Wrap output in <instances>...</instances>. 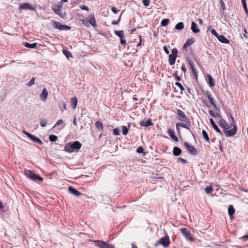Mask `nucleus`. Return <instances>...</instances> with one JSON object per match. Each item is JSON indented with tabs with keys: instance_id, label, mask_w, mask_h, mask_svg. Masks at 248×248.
I'll list each match as a JSON object with an SVG mask.
<instances>
[{
	"instance_id": "32",
	"label": "nucleus",
	"mask_w": 248,
	"mask_h": 248,
	"mask_svg": "<svg viewBox=\"0 0 248 248\" xmlns=\"http://www.w3.org/2000/svg\"><path fill=\"white\" fill-rule=\"evenodd\" d=\"M202 135L203 137V138L208 142L210 143V139L208 136V135L206 131L204 130H203L202 131Z\"/></svg>"
},
{
	"instance_id": "62",
	"label": "nucleus",
	"mask_w": 248,
	"mask_h": 248,
	"mask_svg": "<svg viewBox=\"0 0 248 248\" xmlns=\"http://www.w3.org/2000/svg\"><path fill=\"white\" fill-rule=\"evenodd\" d=\"M181 69L185 73L186 71V68L184 64L182 66Z\"/></svg>"
},
{
	"instance_id": "41",
	"label": "nucleus",
	"mask_w": 248,
	"mask_h": 248,
	"mask_svg": "<svg viewBox=\"0 0 248 248\" xmlns=\"http://www.w3.org/2000/svg\"><path fill=\"white\" fill-rule=\"evenodd\" d=\"M205 191L207 194H210L213 191V187L212 186H208L205 188Z\"/></svg>"
},
{
	"instance_id": "31",
	"label": "nucleus",
	"mask_w": 248,
	"mask_h": 248,
	"mask_svg": "<svg viewBox=\"0 0 248 248\" xmlns=\"http://www.w3.org/2000/svg\"><path fill=\"white\" fill-rule=\"evenodd\" d=\"M184 25L182 22H179L175 26V29L178 31L182 30V29H184Z\"/></svg>"
},
{
	"instance_id": "56",
	"label": "nucleus",
	"mask_w": 248,
	"mask_h": 248,
	"mask_svg": "<svg viewBox=\"0 0 248 248\" xmlns=\"http://www.w3.org/2000/svg\"><path fill=\"white\" fill-rule=\"evenodd\" d=\"M120 41H121V44L122 45H125L126 41H125V40L124 39V38H122L121 39H120Z\"/></svg>"
},
{
	"instance_id": "20",
	"label": "nucleus",
	"mask_w": 248,
	"mask_h": 248,
	"mask_svg": "<svg viewBox=\"0 0 248 248\" xmlns=\"http://www.w3.org/2000/svg\"><path fill=\"white\" fill-rule=\"evenodd\" d=\"M187 61H188V64L191 69V70L193 72V73L194 74L195 78H197V73H196V70L194 68V62L191 61V60H187Z\"/></svg>"
},
{
	"instance_id": "55",
	"label": "nucleus",
	"mask_w": 248,
	"mask_h": 248,
	"mask_svg": "<svg viewBox=\"0 0 248 248\" xmlns=\"http://www.w3.org/2000/svg\"><path fill=\"white\" fill-rule=\"evenodd\" d=\"M163 49L167 54H169V50L166 46H164Z\"/></svg>"
},
{
	"instance_id": "58",
	"label": "nucleus",
	"mask_w": 248,
	"mask_h": 248,
	"mask_svg": "<svg viewBox=\"0 0 248 248\" xmlns=\"http://www.w3.org/2000/svg\"><path fill=\"white\" fill-rule=\"evenodd\" d=\"M81 8L83 10H86V11H89V9L88 8V7H87V6H85V5H83L81 7Z\"/></svg>"
},
{
	"instance_id": "26",
	"label": "nucleus",
	"mask_w": 248,
	"mask_h": 248,
	"mask_svg": "<svg viewBox=\"0 0 248 248\" xmlns=\"http://www.w3.org/2000/svg\"><path fill=\"white\" fill-rule=\"evenodd\" d=\"M172 152L174 155L178 156L181 154L182 150L180 148L178 147H174L173 149Z\"/></svg>"
},
{
	"instance_id": "51",
	"label": "nucleus",
	"mask_w": 248,
	"mask_h": 248,
	"mask_svg": "<svg viewBox=\"0 0 248 248\" xmlns=\"http://www.w3.org/2000/svg\"><path fill=\"white\" fill-rule=\"evenodd\" d=\"M211 32L217 38V36H218V35H219V34L217 33V32L215 30V29H212L211 30Z\"/></svg>"
},
{
	"instance_id": "35",
	"label": "nucleus",
	"mask_w": 248,
	"mask_h": 248,
	"mask_svg": "<svg viewBox=\"0 0 248 248\" xmlns=\"http://www.w3.org/2000/svg\"><path fill=\"white\" fill-rule=\"evenodd\" d=\"M37 43H32V44H30L28 43H25L24 44V46L29 48H35L37 46Z\"/></svg>"
},
{
	"instance_id": "61",
	"label": "nucleus",
	"mask_w": 248,
	"mask_h": 248,
	"mask_svg": "<svg viewBox=\"0 0 248 248\" xmlns=\"http://www.w3.org/2000/svg\"><path fill=\"white\" fill-rule=\"evenodd\" d=\"M82 22L83 24H84V25H85L86 26H88V21H87L86 19H82Z\"/></svg>"
},
{
	"instance_id": "24",
	"label": "nucleus",
	"mask_w": 248,
	"mask_h": 248,
	"mask_svg": "<svg viewBox=\"0 0 248 248\" xmlns=\"http://www.w3.org/2000/svg\"><path fill=\"white\" fill-rule=\"evenodd\" d=\"M194 41V39L193 38H191L187 39L186 42L184 44L183 46V48H186L188 46L193 44Z\"/></svg>"
},
{
	"instance_id": "52",
	"label": "nucleus",
	"mask_w": 248,
	"mask_h": 248,
	"mask_svg": "<svg viewBox=\"0 0 248 248\" xmlns=\"http://www.w3.org/2000/svg\"><path fill=\"white\" fill-rule=\"evenodd\" d=\"M111 11L114 14H117L120 11V10H117L115 7H112L111 8Z\"/></svg>"
},
{
	"instance_id": "7",
	"label": "nucleus",
	"mask_w": 248,
	"mask_h": 248,
	"mask_svg": "<svg viewBox=\"0 0 248 248\" xmlns=\"http://www.w3.org/2000/svg\"><path fill=\"white\" fill-rule=\"evenodd\" d=\"M177 114L178 115V119L182 122H190L188 118L186 115L185 113L180 109H177Z\"/></svg>"
},
{
	"instance_id": "11",
	"label": "nucleus",
	"mask_w": 248,
	"mask_h": 248,
	"mask_svg": "<svg viewBox=\"0 0 248 248\" xmlns=\"http://www.w3.org/2000/svg\"><path fill=\"white\" fill-rule=\"evenodd\" d=\"M162 245L164 247H167L170 244V241L169 236L167 235L165 237H162L157 243Z\"/></svg>"
},
{
	"instance_id": "28",
	"label": "nucleus",
	"mask_w": 248,
	"mask_h": 248,
	"mask_svg": "<svg viewBox=\"0 0 248 248\" xmlns=\"http://www.w3.org/2000/svg\"><path fill=\"white\" fill-rule=\"evenodd\" d=\"M71 104L72 105V107L74 109H75L77 107V103H78V99H77V97H72L71 98Z\"/></svg>"
},
{
	"instance_id": "46",
	"label": "nucleus",
	"mask_w": 248,
	"mask_h": 248,
	"mask_svg": "<svg viewBox=\"0 0 248 248\" xmlns=\"http://www.w3.org/2000/svg\"><path fill=\"white\" fill-rule=\"evenodd\" d=\"M113 134L115 135H120V130L118 128H114L113 130Z\"/></svg>"
},
{
	"instance_id": "44",
	"label": "nucleus",
	"mask_w": 248,
	"mask_h": 248,
	"mask_svg": "<svg viewBox=\"0 0 248 248\" xmlns=\"http://www.w3.org/2000/svg\"><path fill=\"white\" fill-rule=\"evenodd\" d=\"M35 83V78H32L30 81L27 84L28 87H31Z\"/></svg>"
},
{
	"instance_id": "21",
	"label": "nucleus",
	"mask_w": 248,
	"mask_h": 248,
	"mask_svg": "<svg viewBox=\"0 0 248 248\" xmlns=\"http://www.w3.org/2000/svg\"><path fill=\"white\" fill-rule=\"evenodd\" d=\"M168 134L169 135L171 138L172 139H173L175 141H178V138L175 135L172 129H169L168 130Z\"/></svg>"
},
{
	"instance_id": "42",
	"label": "nucleus",
	"mask_w": 248,
	"mask_h": 248,
	"mask_svg": "<svg viewBox=\"0 0 248 248\" xmlns=\"http://www.w3.org/2000/svg\"><path fill=\"white\" fill-rule=\"evenodd\" d=\"M175 85H176L177 86L179 87L180 89L181 90V94H183V91L184 90V88L183 86V85L180 83H179L178 82H176L175 83Z\"/></svg>"
},
{
	"instance_id": "54",
	"label": "nucleus",
	"mask_w": 248,
	"mask_h": 248,
	"mask_svg": "<svg viewBox=\"0 0 248 248\" xmlns=\"http://www.w3.org/2000/svg\"><path fill=\"white\" fill-rule=\"evenodd\" d=\"M178 159L180 160L184 164H186L187 162L186 159L182 158H178Z\"/></svg>"
},
{
	"instance_id": "39",
	"label": "nucleus",
	"mask_w": 248,
	"mask_h": 248,
	"mask_svg": "<svg viewBox=\"0 0 248 248\" xmlns=\"http://www.w3.org/2000/svg\"><path fill=\"white\" fill-rule=\"evenodd\" d=\"M49 139L51 142H54L57 140L58 138L54 135H51L49 136Z\"/></svg>"
},
{
	"instance_id": "12",
	"label": "nucleus",
	"mask_w": 248,
	"mask_h": 248,
	"mask_svg": "<svg viewBox=\"0 0 248 248\" xmlns=\"http://www.w3.org/2000/svg\"><path fill=\"white\" fill-rule=\"evenodd\" d=\"M219 125L224 130L226 129H230L232 125L231 124H228L226 121L222 118H221L219 121Z\"/></svg>"
},
{
	"instance_id": "50",
	"label": "nucleus",
	"mask_w": 248,
	"mask_h": 248,
	"mask_svg": "<svg viewBox=\"0 0 248 248\" xmlns=\"http://www.w3.org/2000/svg\"><path fill=\"white\" fill-rule=\"evenodd\" d=\"M23 133H24L26 135H27V136H28V137L30 139H31V138L32 137V136H33V135H31V134H30V133L27 132L25 131H23Z\"/></svg>"
},
{
	"instance_id": "63",
	"label": "nucleus",
	"mask_w": 248,
	"mask_h": 248,
	"mask_svg": "<svg viewBox=\"0 0 248 248\" xmlns=\"http://www.w3.org/2000/svg\"><path fill=\"white\" fill-rule=\"evenodd\" d=\"M209 114L211 116L214 117L215 113L214 112V111L211 110L209 111Z\"/></svg>"
},
{
	"instance_id": "16",
	"label": "nucleus",
	"mask_w": 248,
	"mask_h": 248,
	"mask_svg": "<svg viewBox=\"0 0 248 248\" xmlns=\"http://www.w3.org/2000/svg\"><path fill=\"white\" fill-rule=\"evenodd\" d=\"M204 94L207 97V98L209 100V101L211 103V104L213 106H215V102L214 101V98L212 97V95L211 93L208 91H206L204 93Z\"/></svg>"
},
{
	"instance_id": "30",
	"label": "nucleus",
	"mask_w": 248,
	"mask_h": 248,
	"mask_svg": "<svg viewBox=\"0 0 248 248\" xmlns=\"http://www.w3.org/2000/svg\"><path fill=\"white\" fill-rule=\"evenodd\" d=\"M88 22H89L93 27L96 26V22L93 15H91L90 16V18L88 20Z\"/></svg>"
},
{
	"instance_id": "1",
	"label": "nucleus",
	"mask_w": 248,
	"mask_h": 248,
	"mask_svg": "<svg viewBox=\"0 0 248 248\" xmlns=\"http://www.w3.org/2000/svg\"><path fill=\"white\" fill-rule=\"evenodd\" d=\"M82 144L78 141L69 142L65 145V151L68 153L78 152L81 148Z\"/></svg>"
},
{
	"instance_id": "17",
	"label": "nucleus",
	"mask_w": 248,
	"mask_h": 248,
	"mask_svg": "<svg viewBox=\"0 0 248 248\" xmlns=\"http://www.w3.org/2000/svg\"><path fill=\"white\" fill-rule=\"evenodd\" d=\"M47 96L48 92L46 88H45L43 89L42 93L40 94V98L42 101H45L47 99Z\"/></svg>"
},
{
	"instance_id": "13",
	"label": "nucleus",
	"mask_w": 248,
	"mask_h": 248,
	"mask_svg": "<svg viewBox=\"0 0 248 248\" xmlns=\"http://www.w3.org/2000/svg\"><path fill=\"white\" fill-rule=\"evenodd\" d=\"M68 191L69 193L77 197H79L82 195L80 192L78 191L71 186H70L68 187Z\"/></svg>"
},
{
	"instance_id": "8",
	"label": "nucleus",
	"mask_w": 248,
	"mask_h": 248,
	"mask_svg": "<svg viewBox=\"0 0 248 248\" xmlns=\"http://www.w3.org/2000/svg\"><path fill=\"white\" fill-rule=\"evenodd\" d=\"M233 127L229 130V129H226L224 130V133L226 137H230L231 136H232L236 133L237 132V127L235 125H233Z\"/></svg>"
},
{
	"instance_id": "33",
	"label": "nucleus",
	"mask_w": 248,
	"mask_h": 248,
	"mask_svg": "<svg viewBox=\"0 0 248 248\" xmlns=\"http://www.w3.org/2000/svg\"><path fill=\"white\" fill-rule=\"evenodd\" d=\"M31 140L34 142L39 144L40 145H42L43 144V142L41 141V140L39 138L35 137L34 136H33Z\"/></svg>"
},
{
	"instance_id": "47",
	"label": "nucleus",
	"mask_w": 248,
	"mask_h": 248,
	"mask_svg": "<svg viewBox=\"0 0 248 248\" xmlns=\"http://www.w3.org/2000/svg\"><path fill=\"white\" fill-rule=\"evenodd\" d=\"M63 123V121L62 120V119H60L59 120H58L56 123L55 124V125L53 127H56V126H58L61 124H62V123Z\"/></svg>"
},
{
	"instance_id": "59",
	"label": "nucleus",
	"mask_w": 248,
	"mask_h": 248,
	"mask_svg": "<svg viewBox=\"0 0 248 248\" xmlns=\"http://www.w3.org/2000/svg\"><path fill=\"white\" fill-rule=\"evenodd\" d=\"M220 4H221V7H222V9L224 10L225 9V4H224V2L222 0H221Z\"/></svg>"
},
{
	"instance_id": "25",
	"label": "nucleus",
	"mask_w": 248,
	"mask_h": 248,
	"mask_svg": "<svg viewBox=\"0 0 248 248\" xmlns=\"http://www.w3.org/2000/svg\"><path fill=\"white\" fill-rule=\"evenodd\" d=\"M235 209L232 205H230L228 208V214L231 219L233 218V216L235 213Z\"/></svg>"
},
{
	"instance_id": "23",
	"label": "nucleus",
	"mask_w": 248,
	"mask_h": 248,
	"mask_svg": "<svg viewBox=\"0 0 248 248\" xmlns=\"http://www.w3.org/2000/svg\"><path fill=\"white\" fill-rule=\"evenodd\" d=\"M217 38L222 43L228 44L229 43V40L222 35H218V36H217Z\"/></svg>"
},
{
	"instance_id": "36",
	"label": "nucleus",
	"mask_w": 248,
	"mask_h": 248,
	"mask_svg": "<svg viewBox=\"0 0 248 248\" xmlns=\"http://www.w3.org/2000/svg\"><path fill=\"white\" fill-rule=\"evenodd\" d=\"M242 5H243V8L244 9V10L246 12V14L247 16H248V7L247 6L246 0H242Z\"/></svg>"
},
{
	"instance_id": "49",
	"label": "nucleus",
	"mask_w": 248,
	"mask_h": 248,
	"mask_svg": "<svg viewBox=\"0 0 248 248\" xmlns=\"http://www.w3.org/2000/svg\"><path fill=\"white\" fill-rule=\"evenodd\" d=\"M121 16H122V15H121L119 17V18L116 21H113L112 22V24L113 25H118L119 22H120V20H121Z\"/></svg>"
},
{
	"instance_id": "60",
	"label": "nucleus",
	"mask_w": 248,
	"mask_h": 248,
	"mask_svg": "<svg viewBox=\"0 0 248 248\" xmlns=\"http://www.w3.org/2000/svg\"><path fill=\"white\" fill-rule=\"evenodd\" d=\"M230 117L232 120V123H231V124H232V125H234V121L233 117H232V114H230Z\"/></svg>"
},
{
	"instance_id": "3",
	"label": "nucleus",
	"mask_w": 248,
	"mask_h": 248,
	"mask_svg": "<svg viewBox=\"0 0 248 248\" xmlns=\"http://www.w3.org/2000/svg\"><path fill=\"white\" fill-rule=\"evenodd\" d=\"M178 50L176 48H173L171 54L169 56V62L170 65L174 64L177 58Z\"/></svg>"
},
{
	"instance_id": "14",
	"label": "nucleus",
	"mask_w": 248,
	"mask_h": 248,
	"mask_svg": "<svg viewBox=\"0 0 248 248\" xmlns=\"http://www.w3.org/2000/svg\"><path fill=\"white\" fill-rule=\"evenodd\" d=\"M140 124L141 126L144 127H148L149 126H152L153 125V123H152L151 119H149L147 121H141L140 123Z\"/></svg>"
},
{
	"instance_id": "43",
	"label": "nucleus",
	"mask_w": 248,
	"mask_h": 248,
	"mask_svg": "<svg viewBox=\"0 0 248 248\" xmlns=\"http://www.w3.org/2000/svg\"><path fill=\"white\" fill-rule=\"evenodd\" d=\"M137 152L138 153H142L143 155H145V153L144 152V149L141 146H140L137 148Z\"/></svg>"
},
{
	"instance_id": "18",
	"label": "nucleus",
	"mask_w": 248,
	"mask_h": 248,
	"mask_svg": "<svg viewBox=\"0 0 248 248\" xmlns=\"http://www.w3.org/2000/svg\"><path fill=\"white\" fill-rule=\"evenodd\" d=\"M53 10L56 13V14H58L62 18H64L66 16L65 13H63L59 7L58 8H53Z\"/></svg>"
},
{
	"instance_id": "27",
	"label": "nucleus",
	"mask_w": 248,
	"mask_h": 248,
	"mask_svg": "<svg viewBox=\"0 0 248 248\" xmlns=\"http://www.w3.org/2000/svg\"><path fill=\"white\" fill-rule=\"evenodd\" d=\"M207 77L208 79L209 84L211 87H214L215 85L214 79L209 74H207Z\"/></svg>"
},
{
	"instance_id": "10",
	"label": "nucleus",
	"mask_w": 248,
	"mask_h": 248,
	"mask_svg": "<svg viewBox=\"0 0 248 248\" xmlns=\"http://www.w3.org/2000/svg\"><path fill=\"white\" fill-rule=\"evenodd\" d=\"M185 148L193 155H196L198 153L197 149L194 146L189 144L187 142L184 143Z\"/></svg>"
},
{
	"instance_id": "29",
	"label": "nucleus",
	"mask_w": 248,
	"mask_h": 248,
	"mask_svg": "<svg viewBox=\"0 0 248 248\" xmlns=\"http://www.w3.org/2000/svg\"><path fill=\"white\" fill-rule=\"evenodd\" d=\"M114 33L118 36H119L120 37V39H121L122 38H124V31L123 30H121V31H114Z\"/></svg>"
},
{
	"instance_id": "2",
	"label": "nucleus",
	"mask_w": 248,
	"mask_h": 248,
	"mask_svg": "<svg viewBox=\"0 0 248 248\" xmlns=\"http://www.w3.org/2000/svg\"><path fill=\"white\" fill-rule=\"evenodd\" d=\"M25 174L26 176L33 181L38 180L39 181H42L43 180L42 177L36 174L33 171L25 170Z\"/></svg>"
},
{
	"instance_id": "45",
	"label": "nucleus",
	"mask_w": 248,
	"mask_h": 248,
	"mask_svg": "<svg viewBox=\"0 0 248 248\" xmlns=\"http://www.w3.org/2000/svg\"><path fill=\"white\" fill-rule=\"evenodd\" d=\"M40 124L42 127H45L46 125V122L45 119L40 121Z\"/></svg>"
},
{
	"instance_id": "9",
	"label": "nucleus",
	"mask_w": 248,
	"mask_h": 248,
	"mask_svg": "<svg viewBox=\"0 0 248 248\" xmlns=\"http://www.w3.org/2000/svg\"><path fill=\"white\" fill-rule=\"evenodd\" d=\"M185 123H178L176 124V129L178 131H180V127H184L185 128L188 130L190 132H191L190 127L191 126L190 122H185Z\"/></svg>"
},
{
	"instance_id": "34",
	"label": "nucleus",
	"mask_w": 248,
	"mask_h": 248,
	"mask_svg": "<svg viewBox=\"0 0 248 248\" xmlns=\"http://www.w3.org/2000/svg\"><path fill=\"white\" fill-rule=\"evenodd\" d=\"M95 126L99 131L102 130L103 128L102 123L99 121L95 123Z\"/></svg>"
},
{
	"instance_id": "57",
	"label": "nucleus",
	"mask_w": 248,
	"mask_h": 248,
	"mask_svg": "<svg viewBox=\"0 0 248 248\" xmlns=\"http://www.w3.org/2000/svg\"><path fill=\"white\" fill-rule=\"evenodd\" d=\"M139 42L137 44V46H140L141 45V36H139Z\"/></svg>"
},
{
	"instance_id": "15",
	"label": "nucleus",
	"mask_w": 248,
	"mask_h": 248,
	"mask_svg": "<svg viewBox=\"0 0 248 248\" xmlns=\"http://www.w3.org/2000/svg\"><path fill=\"white\" fill-rule=\"evenodd\" d=\"M19 9H28L31 11L34 10V8H33L30 4H29L28 3H24L22 4H21L19 7Z\"/></svg>"
},
{
	"instance_id": "48",
	"label": "nucleus",
	"mask_w": 248,
	"mask_h": 248,
	"mask_svg": "<svg viewBox=\"0 0 248 248\" xmlns=\"http://www.w3.org/2000/svg\"><path fill=\"white\" fill-rule=\"evenodd\" d=\"M142 2H143V5L147 7L149 5L150 3V0H143L142 1Z\"/></svg>"
},
{
	"instance_id": "64",
	"label": "nucleus",
	"mask_w": 248,
	"mask_h": 248,
	"mask_svg": "<svg viewBox=\"0 0 248 248\" xmlns=\"http://www.w3.org/2000/svg\"><path fill=\"white\" fill-rule=\"evenodd\" d=\"M241 238L243 240H246V239H248V234L242 236Z\"/></svg>"
},
{
	"instance_id": "19",
	"label": "nucleus",
	"mask_w": 248,
	"mask_h": 248,
	"mask_svg": "<svg viewBox=\"0 0 248 248\" xmlns=\"http://www.w3.org/2000/svg\"><path fill=\"white\" fill-rule=\"evenodd\" d=\"M191 30L193 33H198L200 32V29H199L197 24L194 21L191 23Z\"/></svg>"
},
{
	"instance_id": "37",
	"label": "nucleus",
	"mask_w": 248,
	"mask_h": 248,
	"mask_svg": "<svg viewBox=\"0 0 248 248\" xmlns=\"http://www.w3.org/2000/svg\"><path fill=\"white\" fill-rule=\"evenodd\" d=\"M122 134L124 135H126L128 132V128L127 127V126L123 125L122 126Z\"/></svg>"
},
{
	"instance_id": "4",
	"label": "nucleus",
	"mask_w": 248,
	"mask_h": 248,
	"mask_svg": "<svg viewBox=\"0 0 248 248\" xmlns=\"http://www.w3.org/2000/svg\"><path fill=\"white\" fill-rule=\"evenodd\" d=\"M182 234L184 236L185 238L190 242H193L194 238L192 237L191 233L186 228H181L180 230Z\"/></svg>"
},
{
	"instance_id": "22",
	"label": "nucleus",
	"mask_w": 248,
	"mask_h": 248,
	"mask_svg": "<svg viewBox=\"0 0 248 248\" xmlns=\"http://www.w3.org/2000/svg\"><path fill=\"white\" fill-rule=\"evenodd\" d=\"M210 122L214 129L216 130V132L217 133H220L221 135H222V132L220 130V129L218 128V126L217 125V124L215 123L214 120L213 119H210Z\"/></svg>"
},
{
	"instance_id": "6",
	"label": "nucleus",
	"mask_w": 248,
	"mask_h": 248,
	"mask_svg": "<svg viewBox=\"0 0 248 248\" xmlns=\"http://www.w3.org/2000/svg\"><path fill=\"white\" fill-rule=\"evenodd\" d=\"M52 22L55 28L60 31H67L71 29L70 27L67 25H62L58 21H52Z\"/></svg>"
},
{
	"instance_id": "40",
	"label": "nucleus",
	"mask_w": 248,
	"mask_h": 248,
	"mask_svg": "<svg viewBox=\"0 0 248 248\" xmlns=\"http://www.w3.org/2000/svg\"><path fill=\"white\" fill-rule=\"evenodd\" d=\"M63 53L68 59H69V57H72L71 53L66 50H63Z\"/></svg>"
},
{
	"instance_id": "5",
	"label": "nucleus",
	"mask_w": 248,
	"mask_h": 248,
	"mask_svg": "<svg viewBox=\"0 0 248 248\" xmlns=\"http://www.w3.org/2000/svg\"><path fill=\"white\" fill-rule=\"evenodd\" d=\"M94 242L99 248H115L112 245L109 244L103 241L94 240Z\"/></svg>"
},
{
	"instance_id": "38",
	"label": "nucleus",
	"mask_w": 248,
	"mask_h": 248,
	"mask_svg": "<svg viewBox=\"0 0 248 248\" xmlns=\"http://www.w3.org/2000/svg\"><path fill=\"white\" fill-rule=\"evenodd\" d=\"M169 23V19L168 18H165L162 20L161 25L163 27H165L168 25Z\"/></svg>"
},
{
	"instance_id": "53",
	"label": "nucleus",
	"mask_w": 248,
	"mask_h": 248,
	"mask_svg": "<svg viewBox=\"0 0 248 248\" xmlns=\"http://www.w3.org/2000/svg\"><path fill=\"white\" fill-rule=\"evenodd\" d=\"M173 76L175 77V79L178 80L180 81L181 80V78L179 76H178L176 73L173 74Z\"/></svg>"
}]
</instances>
